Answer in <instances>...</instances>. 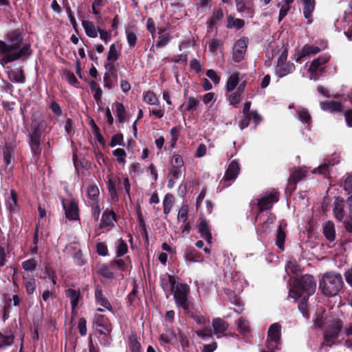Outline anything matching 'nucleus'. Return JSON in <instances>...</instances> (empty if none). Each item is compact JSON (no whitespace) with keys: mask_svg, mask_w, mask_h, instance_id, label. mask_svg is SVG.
Wrapping results in <instances>:
<instances>
[{"mask_svg":"<svg viewBox=\"0 0 352 352\" xmlns=\"http://www.w3.org/2000/svg\"><path fill=\"white\" fill-rule=\"evenodd\" d=\"M342 327V322L340 319L333 318L327 322L324 331V342L322 346H331L333 343V340L338 338Z\"/></svg>","mask_w":352,"mask_h":352,"instance_id":"nucleus-6","label":"nucleus"},{"mask_svg":"<svg viewBox=\"0 0 352 352\" xmlns=\"http://www.w3.org/2000/svg\"><path fill=\"white\" fill-rule=\"evenodd\" d=\"M199 232L201 236L205 239L208 243H212V234L208 226V222L205 219H201L198 226Z\"/></svg>","mask_w":352,"mask_h":352,"instance_id":"nucleus-22","label":"nucleus"},{"mask_svg":"<svg viewBox=\"0 0 352 352\" xmlns=\"http://www.w3.org/2000/svg\"><path fill=\"white\" fill-rule=\"evenodd\" d=\"M3 162L6 166L10 165L14 160V148L9 145H6L3 149Z\"/></svg>","mask_w":352,"mask_h":352,"instance_id":"nucleus-33","label":"nucleus"},{"mask_svg":"<svg viewBox=\"0 0 352 352\" xmlns=\"http://www.w3.org/2000/svg\"><path fill=\"white\" fill-rule=\"evenodd\" d=\"M212 324L214 332L218 338L221 336V334H223L228 327L227 322L220 318H214Z\"/></svg>","mask_w":352,"mask_h":352,"instance_id":"nucleus-17","label":"nucleus"},{"mask_svg":"<svg viewBox=\"0 0 352 352\" xmlns=\"http://www.w3.org/2000/svg\"><path fill=\"white\" fill-rule=\"evenodd\" d=\"M314 8V0H303V15L308 20L309 24L312 23L311 16Z\"/></svg>","mask_w":352,"mask_h":352,"instance_id":"nucleus-20","label":"nucleus"},{"mask_svg":"<svg viewBox=\"0 0 352 352\" xmlns=\"http://www.w3.org/2000/svg\"><path fill=\"white\" fill-rule=\"evenodd\" d=\"M279 345L280 344H275L274 341H271L267 339L265 346L261 349V352H278L280 349Z\"/></svg>","mask_w":352,"mask_h":352,"instance_id":"nucleus-52","label":"nucleus"},{"mask_svg":"<svg viewBox=\"0 0 352 352\" xmlns=\"http://www.w3.org/2000/svg\"><path fill=\"white\" fill-rule=\"evenodd\" d=\"M111 265H102L99 270L98 273L104 278L107 279H113L114 278V272L111 269Z\"/></svg>","mask_w":352,"mask_h":352,"instance_id":"nucleus-40","label":"nucleus"},{"mask_svg":"<svg viewBox=\"0 0 352 352\" xmlns=\"http://www.w3.org/2000/svg\"><path fill=\"white\" fill-rule=\"evenodd\" d=\"M334 215L335 217L339 220L342 221L344 217V211L343 209V201L336 199L334 203Z\"/></svg>","mask_w":352,"mask_h":352,"instance_id":"nucleus-34","label":"nucleus"},{"mask_svg":"<svg viewBox=\"0 0 352 352\" xmlns=\"http://www.w3.org/2000/svg\"><path fill=\"white\" fill-rule=\"evenodd\" d=\"M298 119L303 123L309 124L311 122V116L307 109L303 107H298L296 110Z\"/></svg>","mask_w":352,"mask_h":352,"instance_id":"nucleus-36","label":"nucleus"},{"mask_svg":"<svg viewBox=\"0 0 352 352\" xmlns=\"http://www.w3.org/2000/svg\"><path fill=\"white\" fill-rule=\"evenodd\" d=\"M129 345L131 352H141V344L135 336L129 338Z\"/></svg>","mask_w":352,"mask_h":352,"instance_id":"nucleus-49","label":"nucleus"},{"mask_svg":"<svg viewBox=\"0 0 352 352\" xmlns=\"http://www.w3.org/2000/svg\"><path fill=\"white\" fill-rule=\"evenodd\" d=\"M55 271L52 270L51 267L49 265H45L43 269H42L41 274H40L41 278H53V274H55Z\"/></svg>","mask_w":352,"mask_h":352,"instance_id":"nucleus-58","label":"nucleus"},{"mask_svg":"<svg viewBox=\"0 0 352 352\" xmlns=\"http://www.w3.org/2000/svg\"><path fill=\"white\" fill-rule=\"evenodd\" d=\"M212 0H197L196 3L198 12H204L210 10L212 6Z\"/></svg>","mask_w":352,"mask_h":352,"instance_id":"nucleus-43","label":"nucleus"},{"mask_svg":"<svg viewBox=\"0 0 352 352\" xmlns=\"http://www.w3.org/2000/svg\"><path fill=\"white\" fill-rule=\"evenodd\" d=\"M320 52V48L319 47L307 44L294 55V59L296 62L300 63L301 59L309 57L310 55H315Z\"/></svg>","mask_w":352,"mask_h":352,"instance_id":"nucleus-13","label":"nucleus"},{"mask_svg":"<svg viewBox=\"0 0 352 352\" xmlns=\"http://www.w3.org/2000/svg\"><path fill=\"white\" fill-rule=\"evenodd\" d=\"M189 317L192 318L194 321L199 325L204 327L206 324H210V319L208 317L204 315H196L191 313L189 311V314H187Z\"/></svg>","mask_w":352,"mask_h":352,"instance_id":"nucleus-39","label":"nucleus"},{"mask_svg":"<svg viewBox=\"0 0 352 352\" xmlns=\"http://www.w3.org/2000/svg\"><path fill=\"white\" fill-rule=\"evenodd\" d=\"M248 47V39L242 38L238 40L233 47L232 58L239 63L243 59Z\"/></svg>","mask_w":352,"mask_h":352,"instance_id":"nucleus-11","label":"nucleus"},{"mask_svg":"<svg viewBox=\"0 0 352 352\" xmlns=\"http://www.w3.org/2000/svg\"><path fill=\"white\" fill-rule=\"evenodd\" d=\"M63 207L65 210V217L69 220H77L78 218V207L74 200H62Z\"/></svg>","mask_w":352,"mask_h":352,"instance_id":"nucleus-12","label":"nucleus"},{"mask_svg":"<svg viewBox=\"0 0 352 352\" xmlns=\"http://www.w3.org/2000/svg\"><path fill=\"white\" fill-rule=\"evenodd\" d=\"M245 25V21L241 19H234L231 16H228V25L227 27L228 28H235L236 29L242 28Z\"/></svg>","mask_w":352,"mask_h":352,"instance_id":"nucleus-42","label":"nucleus"},{"mask_svg":"<svg viewBox=\"0 0 352 352\" xmlns=\"http://www.w3.org/2000/svg\"><path fill=\"white\" fill-rule=\"evenodd\" d=\"M63 78L72 85H75L78 82L74 74L69 71L64 72Z\"/></svg>","mask_w":352,"mask_h":352,"instance_id":"nucleus-60","label":"nucleus"},{"mask_svg":"<svg viewBox=\"0 0 352 352\" xmlns=\"http://www.w3.org/2000/svg\"><path fill=\"white\" fill-rule=\"evenodd\" d=\"M294 1V0H282L277 4V7L279 8L278 23L288 14Z\"/></svg>","mask_w":352,"mask_h":352,"instance_id":"nucleus-19","label":"nucleus"},{"mask_svg":"<svg viewBox=\"0 0 352 352\" xmlns=\"http://www.w3.org/2000/svg\"><path fill=\"white\" fill-rule=\"evenodd\" d=\"M95 298L96 302L104 309L109 311L112 310V307L109 301L104 296L102 287L98 285L95 289Z\"/></svg>","mask_w":352,"mask_h":352,"instance_id":"nucleus-16","label":"nucleus"},{"mask_svg":"<svg viewBox=\"0 0 352 352\" xmlns=\"http://www.w3.org/2000/svg\"><path fill=\"white\" fill-rule=\"evenodd\" d=\"M182 168L173 166L170 169L168 177H172L177 180L182 176Z\"/></svg>","mask_w":352,"mask_h":352,"instance_id":"nucleus-57","label":"nucleus"},{"mask_svg":"<svg viewBox=\"0 0 352 352\" xmlns=\"http://www.w3.org/2000/svg\"><path fill=\"white\" fill-rule=\"evenodd\" d=\"M114 106L116 107V112L118 121L120 122H123L125 120L126 116L125 109L124 105L122 103L116 102L114 103Z\"/></svg>","mask_w":352,"mask_h":352,"instance_id":"nucleus-46","label":"nucleus"},{"mask_svg":"<svg viewBox=\"0 0 352 352\" xmlns=\"http://www.w3.org/2000/svg\"><path fill=\"white\" fill-rule=\"evenodd\" d=\"M195 333L204 340H208L212 337V330L210 324L201 327L199 329L195 331Z\"/></svg>","mask_w":352,"mask_h":352,"instance_id":"nucleus-35","label":"nucleus"},{"mask_svg":"<svg viewBox=\"0 0 352 352\" xmlns=\"http://www.w3.org/2000/svg\"><path fill=\"white\" fill-rule=\"evenodd\" d=\"M206 76L209 78L214 84H218L220 81V77L217 72L213 69H208L206 72Z\"/></svg>","mask_w":352,"mask_h":352,"instance_id":"nucleus-64","label":"nucleus"},{"mask_svg":"<svg viewBox=\"0 0 352 352\" xmlns=\"http://www.w3.org/2000/svg\"><path fill=\"white\" fill-rule=\"evenodd\" d=\"M82 25L85 31L86 34L91 38H96L98 36V28H96L94 23L89 21H83Z\"/></svg>","mask_w":352,"mask_h":352,"instance_id":"nucleus-28","label":"nucleus"},{"mask_svg":"<svg viewBox=\"0 0 352 352\" xmlns=\"http://www.w3.org/2000/svg\"><path fill=\"white\" fill-rule=\"evenodd\" d=\"M240 172L239 163L236 160L232 161L225 173V175L221 183H226L227 182L234 181L236 179Z\"/></svg>","mask_w":352,"mask_h":352,"instance_id":"nucleus-14","label":"nucleus"},{"mask_svg":"<svg viewBox=\"0 0 352 352\" xmlns=\"http://www.w3.org/2000/svg\"><path fill=\"white\" fill-rule=\"evenodd\" d=\"M344 189L349 193L352 192V173L345 176L344 179Z\"/></svg>","mask_w":352,"mask_h":352,"instance_id":"nucleus-61","label":"nucleus"},{"mask_svg":"<svg viewBox=\"0 0 352 352\" xmlns=\"http://www.w3.org/2000/svg\"><path fill=\"white\" fill-rule=\"evenodd\" d=\"M113 66H111L110 69L108 72L105 73L103 77L104 86L108 89H112L113 87V82L112 81L111 76H114L113 72Z\"/></svg>","mask_w":352,"mask_h":352,"instance_id":"nucleus-48","label":"nucleus"},{"mask_svg":"<svg viewBox=\"0 0 352 352\" xmlns=\"http://www.w3.org/2000/svg\"><path fill=\"white\" fill-rule=\"evenodd\" d=\"M23 38L19 30H14L7 34V41L0 40V55L5 63L14 61L30 54L28 45L22 46Z\"/></svg>","mask_w":352,"mask_h":352,"instance_id":"nucleus-1","label":"nucleus"},{"mask_svg":"<svg viewBox=\"0 0 352 352\" xmlns=\"http://www.w3.org/2000/svg\"><path fill=\"white\" fill-rule=\"evenodd\" d=\"M116 254L117 257H121L128 252L126 243L122 239H118L115 243Z\"/></svg>","mask_w":352,"mask_h":352,"instance_id":"nucleus-31","label":"nucleus"},{"mask_svg":"<svg viewBox=\"0 0 352 352\" xmlns=\"http://www.w3.org/2000/svg\"><path fill=\"white\" fill-rule=\"evenodd\" d=\"M119 56L120 52L117 49L116 44H111L108 52L107 60L111 62L116 61L118 59Z\"/></svg>","mask_w":352,"mask_h":352,"instance_id":"nucleus-44","label":"nucleus"},{"mask_svg":"<svg viewBox=\"0 0 352 352\" xmlns=\"http://www.w3.org/2000/svg\"><path fill=\"white\" fill-rule=\"evenodd\" d=\"M144 100L150 105H158L159 100L155 94L151 91L146 92L144 95Z\"/></svg>","mask_w":352,"mask_h":352,"instance_id":"nucleus-47","label":"nucleus"},{"mask_svg":"<svg viewBox=\"0 0 352 352\" xmlns=\"http://www.w3.org/2000/svg\"><path fill=\"white\" fill-rule=\"evenodd\" d=\"M330 59L329 55L324 54L314 59L310 64L308 69L309 73V79L316 80L324 72V65Z\"/></svg>","mask_w":352,"mask_h":352,"instance_id":"nucleus-7","label":"nucleus"},{"mask_svg":"<svg viewBox=\"0 0 352 352\" xmlns=\"http://www.w3.org/2000/svg\"><path fill=\"white\" fill-rule=\"evenodd\" d=\"M344 281L342 275L333 271L324 273L319 283V288L327 296H335L342 289Z\"/></svg>","mask_w":352,"mask_h":352,"instance_id":"nucleus-2","label":"nucleus"},{"mask_svg":"<svg viewBox=\"0 0 352 352\" xmlns=\"http://www.w3.org/2000/svg\"><path fill=\"white\" fill-rule=\"evenodd\" d=\"M186 258L190 262L195 263L202 261V256L195 248H188L186 252Z\"/></svg>","mask_w":352,"mask_h":352,"instance_id":"nucleus-32","label":"nucleus"},{"mask_svg":"<svg viewBox=\"0 0 352 352\" xmlns=\"http://www.w3.org/2000/svg\"><path fill=\"white\" fill-rule=\"evenodd\" d=\"M285 270L287 273L292 272L296 274L298 271V265L295 261H290L287 263Z\"/></svg>","mask_w":352,"mask_h":352,"instance_id":"nucleus-62","label":"nucleus"},{"mask_svg":"<svg viewBox=\"0 0 352 352\" xmlns=\"http://www.w3.org/2000/svg\"><path fill=\"white\" fill-rule=\"evenodd\" d=\"M323 234L330 242L336 239V230L333 222L327 221L323 225Z\"/></svg>","mask_w":352,"mask_h":352,"instance_id":"nucleus-23","label":"nucleus"},{"mask_svg":"<svg viewBox=\"0 0 352 352\" xmlns=\"http://www.w3.org/2000/svg\"><path fill=\"white\" fill-rule=\"evenodd\" d=\"M336 163V162L331 163L330 162H329L328 163L324 162V164H321L318 168L314 169V173H318L320 174L324 175V176H327L329 173V166H333Z\"/></svg>","mask_w":352,"mask_h":352,"instance_id":"nucleus-55","label":"nucleus"},{"mask_svg":"<svg viewBox=\"0 0 352 352\" xmlns=\"http://www.w3.org/2000/svg\"><path fill=\"white\" fill-rule=\"evenodd\" d=\"M23 283L28 294H32L36 289V283L35 278L32 277H23Z\"/></svg>","mask_w":352,"mask_h":352,"instance_id":"nucleus-38","label":"nucleus"},{"mask_svg":"<svg viewBox=\"0 0 352 352\" xmlns=\"http://www.w3.org/2000/svg\"><path fill=\"white\" fill-rule=\"evenodd\" d=\"M22 267L26 271V272H33L35 270L37 263L36 261L34 258H30L28 260H26L21 263Z\"/></svg>","mask_w":352,"mask_h":352,"instance_id":"nucleus-51","label":"nucleus"},{"mask_svg":"<svg viewBox=\"0 0 352 352\" xmlns=\"http://www.w3.org/2000/svg\"><path fill=\"white\" fill-rule=\"evenodd\" d=\"M170 41V36L168 33L162 34L159 36V40L156 44L157 47H165Z\"/></svg>","mask_w":352,"mask_h":352,"instance_id":"nucleus-56","label":"nucleus"},{"mask_svg":"<svg viewBox=\"0 0 352 352\" xmlns=\"http://www.w3.org/2000/svg\"><path fill=\"white\" fill-rule=\"evenodd\" d=\"M280 330L281 326L278 323L272 324L267 332V339L274 341V343L276 344H280Z\"/></svg>","mask_w":352,"mask_h":352,"instance_id":"nucleus-15","label":"nucleus"},{"mask_svg":"<svg viewBox=\"0 0 352 352\" xmlns=\"http://www.w3.org/2000/svg\"><path fill=\"white\" fill-rule=\"evenodd\" d=\"M278 200V192L276 190H272L267 192L258 201V207L260 212L270 209L272 205Z\"/></svg>","mask_w":352,"mask_h":352,"instance_id":"nucleus-8","label":"nucleus"},{"mask_svg":"<svg viewBox=\"0 0 352 352\" xmlns=\"http://www.w3.org/2000/svg\"><path fill=\"white\" fill-rule=\"evenodd\" d=\"M316 288V284L314 277L311 275L305 274L296 280L294 286L289 289V296L296 300L302 293H306L307 296L312 295Z\"/></svg>","mask_w":352,"mask_h":352,"instance_id":"nucleus-3","label":"nucleus"},{"mask_svg":"<svg viewBox=\"0 0 352 352\" xmlns=\"http://www.w3.org/2000/svg\"><path fill=\"white\" fill-rule=\"evenodd\" d=\"M307 172V170L302 167L294 168L288 179V186L287 190L290 192L294 191L296 189V184L305 177Z\"/></svg>","mask_w":352,"mask_h":352,"instance_id":"nucleus-10","label":"nucleus"},{"mask_svg":"<svg viewBox=\"0 0 352 352\" xmlns=\"http://www.w3.org/2000/svg\"><path fill=\"white\" fill-rule=\"evenodd\" d=\"M96 250H97V253L100 256H105L108 255L107 246L106 245V244L104 243H102V242L98 243L96 245Z\"/></svg>","mask_w":352,"mask_h":352,"instance_id":"nucleus-63","label":"nucleus"},{"mask_svg":"<svg viewBox=\"0 0 352 352\" xmlns=\"http://www.w3.org/2000/svg\"><path fill=\"white\" fill-rule=\"evenodd\" d=\"M65 294L66 296L69 298L71 301L72 309L74 310L79 302L80 296V292L78 290L69 288L65 290Z\"/></svg>","mask_w":352,"mask_h":352,"instance_id":"nucleus-27","label":"nucleus"},{"mask_svg":"<svg viewBox=\"0 0 352 352\" xmlns=\"http://www.w3.org/2000/svg\"><path fill=\"white\" fill-rule=\"evenodd\" d=\"M239 82V74L238 73L232 74L228 79L226 89L229 93L234 91Z\"/></svg>","mask_w":352,"mask_h":352,"instance_id":"nucleus-30","label":"nucleus"},{"mask_svg":"<svg viewBox=\"0 0 352 352\" xmlns=\"http://www.w3.org/2000/svg\"><path fill=\"white\" fill-rule=\"evenodd\" d=\"M96 324L98 327L104 329L107 333H111V324L108 319L103 315H99L96 317Z\"/></svg>","mask_w":352,"mask_h":352,"instance_id":"nucleus-37","label":"nucleus"},{"mask_svg":"<svg viewBox=\"0 0 352 352\" xmlns=\"http://www.w3.org/2000/svg\"><path fill=\"white\" fill-rule=\"evenodd\" d=\"M189 293V286L181 283L177 284L176 288L171 293L173 294L176 306L182 308L186 314H189L190 307V302L188 299Z\"/></svg>","mask_w":352,"mask_h":352,"instance_id":"nucleus-5","label":"nucleus"},{"mask_svg":"<svg viewBox=\"0 0 352 352\" xmlns=\"http://www.w3.org/2000/svg\"><path fill=\"white\" fill-rule=\"evenodd\" d=\"M113 155L116 157L117 161L120 164H124L126 162V153L123 148H116L113 151Z\"/></svg>","mask_w":352,"mask_h":352,"instance_id":"nucleus-54","label":"nucleus"},{"mask_svg":"<svg viewBox=\"0 0 352 352\" xmlns=\"http://www.w3.org/2000/svg\"><path fill=\"white\" fill-rule=\"evenodd\" d=\"M117 145L124 146V138L122 133H118L113 135L109 143L111 147H115Z\"/></svg>","mask_w":352,"mask_h":352,"instance_id":"nucleus-53","label":"nucleus"},{"mask_svg":"<svg viewBox=\"0 0 352 352\" xmlns=\"http://www.w3.org/2000/svg\"><path fill=\"white\" fill-rule=\"evenodd\" d=\"M295 70V65L294 63L288 62L280 65H276V74L280 78L287 76L292 73Z\"/></svg>","mask_w":352,"mask_h":352,"instance_id":"nucleus-18","label":"nucleus"},{"mask_svg":"<svg viewBox=\"0 0 352 352\" xmlns=\"http://www.w3.org/2000/svg\"><path fill=\"white\" fill-rule=\"evenodd\" d=\"M116 221V214L113 211H105L102 216L101 222L99 225L100 228L113 226Z\"/></svg>","mask_w":352,"mask_h":352,"instance_id":"nucleus-21","label":"nucleus"},{"mask_svg":"<svg viewBox=\"0 0 352 352\" xmlns=\"http://www.w3.org/2000/svg\"><path fill=\"white\" fill-rule=\"evenodd\" d=\"M200 104V100L195 97H189L181 107L180 109H184L185 111H195Z\"/></svg>","mask_w":352,"mask_h":352,"instance_id":"nucleus-26","label":"nucleus"},{"mask_svg":"<svg viewBox=\"0 0 352 352\" xmlns=\"http://www.w3.org/2000/svg\"><path fill=\"white\" fill-rule=\"evenodd\" d=\"M126 36L127 43L130 48H133L137 43V35L135 32L131 31L129 29H126Z\"/></svg>","mask_w":352,"mask_h":352,"instance_id":"nucleus-50","label":"nucleus"},{"mask_svg":"<svg viewBox=\"0 0 352 352\" xmlns=\"http://www.w3.org/2000/svg\"><path fill=\"white\" fill-rule=\"evenodd\" d=\"M177 284H179V283L177 276L164 274L160 277V285L165 292L167 298L176 288Z\"/></svg>","mask_w":352,"mask_h":352,"instance_id":"nucleus-9","label":"nucleus"},{"mask_svg":"<svg viewBox=\"0 0 352 352\" xmlns=\"http://www.w3.org/2000/svg\"><path fill=\"white\" fill-rule=\"evenodd\" d=\"M177 219L179 221L185 223L188 219V206H183L179 210L177 214Z\"/></svg>","mask_w":352,"mask_h":352,"instance_id":"nucleus-59","label":"nucleus"},{"mask_svg":"<svg viewBox=\"0 0 352 352\" xmlns=\"http://www.w3.org/2000/svg\"><path fill=\"white\" fill-rule=\"evenodd\" d=\"M241 94L238 91L232 92L226 95L230 105L236 107L241 100Z\"/></svg>","mask_w":352,"mask_h":352,"instance_id":"nucleus-45","label":"nucleus"},{"mask_svg":"<svg viewBox=\"0 0 352 352\" xmlns=\"http://www.w3.org/2000/svg\"><path fill=\"white\" fill-rule=\"evenodd\" d=\"M236 325L238 331L244 335L250 331L249 322L243 318H240L236 321Z\"/></svg>","mask_w":352,"mask_h":352,"instance_id":"nucleus-41","label":"nucleus"},{"mask_svg":"<svg viewBox=\"0 0 352 352\" xmlns=\"http://www.w3.org/2000/svg\"><path fill=\"white\" fill-rule=\"evenodd\" d=\"M43 128V120L32 118L31 124V131L30 133V146L32 153L36 157L40 155L41 152V135Z\"/></svg>","mask_w":352,"mask_h":352,"instance_id":"nucleus-4","label":"nucleus"},{"mask_svg":"<svg viewBox=\"0 0 352 352\" xmlns=\"http://www.w3.org/2000/svg\"><path fill=\"white\" fill-rule=\"evenodd\" d=\"M320 107L323 111L329 112L342 111L341 104L335 101L321 102Z\"/></svg>","mask_w":352,"mask_h":352,"instance_id":"nucleus-24","label":"nucleus"},{"mask_svg":"<svg viewBox=\"0 0 352 352\" xmlns=\"http://www.w3.org/2000/svg\"><path fill=\"white\" fill-rule=\"evenodd\" d=\"M286 234L282 227V223L280 224L277 229L276 234V245L281 250H284V244L285 241Z\"/></svg>","mask_w":352,"mask_h":352,"instance_id":"nucleus-29","label":"nucleus"},{"mask_svg":"<svg viewBox=\"0 0 352 352\" xmlns=\"http://www.w3.org/2000/svg\"><path fill=\"white\" fill-rule=\"evenodd\" d=\"M99 195V189L96 185L91 184L88 186L87 189V195L90 204L98 203Z\"/></svg>","mask_w":352,"mask_h":352,"instance_id":"nucleus-25","label":"nucleus"}]
</instances>
